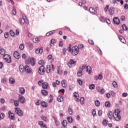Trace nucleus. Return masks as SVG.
<instances>
[{
  "instance_id": "obj_31",
  "label": "nucleus",
  "mask_w": 128,
  "mask_h": 128,
  "mask_svg": "<svg viewBox=\"0 0 128 128\" xmlns=\"http://www.w3.org/2000/svg\"><path fill=\"white\" fill-rule=\"evenodd\" d=\"M40 38H33V42H40Z\"/></svg>"
},
{
  "instance_id": "obj_44",
  "label": "nucleus",
  "mask_w": 128,
  "mask_h": 128,
  "mask_svg": "<svg viewBox=\"0 0 128 128\" xmlns=\"http://www.w3.org/2000/svg\"><path fill=\"white\" fill-rule=\"evenodd\" d=\"M105 92L104 89L102 88L100 90L99 94H104V93Z\"/></svg>"
},
{
  "instance_id": "obj_18",
  "label": "nucleus",
  "mask_w": 128,
  "mask_h": 128,
  "mask_svg": "<svg viewBox=\"0 0 128 128\" xmlns=\"http://www.w3.org/2000/svg\"><path fill=\"white\" fill-rule=\"evenodd\" d=\"M36 54H42V48H38L35 50Z\"/></svg>"
},
{
  "instance_id": "obj_34",
  "label": "nucleus",
  "mask_w": 128,
  "mask_h": 128,
  "mask_svg": "<svg viewBox=\"0 0 128 128\" xmlns=\"http://www.w3.org/2000/svg\"><path fill=\"white\" fill-rule=\"evenodd\" d=\"M105 106H106V108H110V102H105Z\"/></svg>"
},
{
  "instance_id": "obj_4",
  "label": "nucleus",
  "mask_w": 128,
  "mask_h": 128,
  "mask_svg": "<svg viewBox=\"0 0 128 128\" xmlns=\"http://www.w3.org/2000/svg\"><path fill=\"white\" fill-rule=\"evenodd\" d=\"M15 112L18 114V116H24V112L20 108H15Z\"/></svg>"
},
{
  "instance_id": "obj_1",
  "label": "nucleus",
  "mask_w": 128,
  "mask_h": 128,
  "mask_svg": "<svg viewBox=\"0 0 128 128\" xmlns=\"http://www.w3.org/2000/svg\"><path fill=\"white\" fill-rule=\"evenodd\" d=\"M120 110L118 109H116L114 110L113 118L116 120H120Z\"/></svg>"
},
{
  "instance_id": "obj_24",
  "label": "nucleus",
  "mask_w": 128,
  "mask_h": 128,
  "mask_svg": "<svg viewBox=\"0 0 128 128\" xmlns=\"http://www.w3.org/2000/svg\"><path fill=\"white\" fill-rule=\"evenodd\" d=\"M67 120H68V122H69V124H72V116H68L67 118Z\"/></svg>"
},
{
  "instance_id": "obj_16",
  "label": "nucleus",
  "mask_w": 128,
  "mask_h": 128,
  "mask_svg": "<svg viewBox=\"0 0 128 128\" xmlns=\"http://www.w3.org/2000/svg\"><path fill=\"white\" fill-rule=\"evenodd\" d=\"M57 100L58 102H62L64 100V97L60 96H59L57 98Z\"/></svg>"
},
{
  "instance_id": "obj_14",
  "label": "nucleus",
  "mask_w": 128,
  "mask_h": 128,
  "mask_svg": "<svg viewBox=\"0 0 128 128\" xmlns=\"http://www.w3.org/2000/svg\"><path fill=\"white\" fill-rule=\"evenodd\" d=\"M14 56L15 58L18 59L20 58V54L16 51L14 52Z\"/></svg>"
},
{
  "instance_id": "obj_35",
  "label": "nucleus",
  "mask_w": 128,
  "mask_h": 128,
  "mask_svg": "<svg viewBox=\"0 0 128 128\" xmlns=\"http://www.w3.org/2000/svg\"><path fill=\"white\" fill-rule=\"evenodd\" d=\"M42 106H44V108H46L48 106L46 105V102L44 101H42L41 102Z\"/></svg>"
},
{
  "instance_id": "obj_28",
  "label": "nucleus",
  "mask_w": 128,
  "mask_h": 128,
  "mask_svg": "<svg viewBox=\"0 0 128 128\" xmlns=\"http://www.w3.org/2000/svg\"><path fill=\"white\" fill-rule=\"evenodd\" d=\"M62 124L64 126V128H66V126H68V122L66 120H64L62 122Z\"/></svg>"
},
{
  "instance_id": "obj_22",
  "label": "nucleus",
  "mask_w": 128,
  "mask_h": 128,
  "mask_svg": "<svg viewBox=\"0 0 128 128\" xmlns=\"http://www.w3.org/2000/svg\"><path fill=\"white\" fill-rule=\"evenodd\" d=\"M14 106H18L20 105V102H18V100H14Z\"/></svg>"
},
{
  "instance_id": "obj_23",
  "label": "nucleus",
  "mask_w": 128,
  "mask_h": 128,
  "mask_svg": "<svg viewBox=\"0 0 128 128\" xmlns=\"http://www.w3.org/2000/svg\"><path fill=\"white\" fill-rule=\"evenodd\" d=\"M94 104L96 106H100V102L98 100H96L94 101Z\"/></svg>"
},
{
  "instance_id": "obj_49",
  "label": "nucleus",
  "mask_w": 128,
  "mask_h": 128,
  "mask_svg": "<svg viewBox=\"0 0 128 128\" xmlns=\"http://www.w3.org/2000/svg\"><path fill=\"white\" fill-rule=\"evenodd\" d=\"M68 112L69 114L72 116V109L68 108Z\"/></svg>"
},
{
  "instance_id": "obj_11",
  "label": "nucleus",
  "mask_w": 128,
  "mask_h": 128,
  "mask_svg": "<svg viewBox=\"0 0 128 128\" xmlns=\"http://www.w3.org/2000/svg\"><path fill=\"white\" fill-rule=\"evenodd\" d=\"M113 22L114 24H120V19L118 18L117 17H114L113 18Z\"/></svg>"
},
{
  "instance_id": "obj_56",
  "label": "nucleus",
  "mask_w": 128,
  "mask_h": 128,
  "mask_svg": "<svg viewBox=\"0 0 128 128\" xmlns=\"http://www.w3.org/2000/svg\"><path fill=\"white\" fill-rule=\"evenodd\" d=\"M122 28L124 30H128V28H126V24H124L122 25Z\"/></svg>"
},
{
  "instance_id": "obj_12",
  "label": "nucleus",
  "mask_w": 128,
  "mask_h": 128,
  "mask_svg": "<svg viewBox=\"0 0 128 128\" xmlns=\"http://www.w3.org/2000/svg\"><path fill=\"white\" fill-rule=\"evenodd\" d=\"M86 72H88V74H92V67L90 66H88L86 68Z\"/></svg>"
},
{
  "instance_id": "obj_5",
  "label": "nucleus",
  "mask_w": 128,
  "mask_h": 128,
  "mask_svg": "<svg viewBox=\"0 0 128 128\" xmlns=\"http://www.w3.org/2000/svg\"><path fill=\"white\" fill-rule=\"evenodd\" d=\"M3 58L8 62V64H10L12 62V58H10V56L9 54H5L3 56Z\"/></svg>"
},
{
  "instance_id": "obj_15",
  "label": "nucleus",
  "mask_w": 128,
  "mask_h": 128,
  "mask_svg": "<svg viewBox=\"0 0 128 128\" xmlns=\"http://www.w3.org/2000/svg\"><path fill=\"white\" fill-rule=\"evenodd\" d=\"M89 12H91V14H98V12L96 10H94V8H89Z\"/></svg>"
},
{
  "instance_id": "obj_37",
  "label": "nucleus",
  "mask_w": 128,
  "mask_h": 128,
  "mask_svg": "<svg viewBox=\"0 0 128 128\" xmlns=\"http://www.w3.org/2000/svg\"><path fill=\"white\" fill-rule=\"evenodd\" d=\"M54 120L56 126H60V122L58 121V118H54Z\"/></svg>"
},
{
  "instance_id": "obj_36",
  "label": "nucleus",
  "mask_w": 128,
  "mask_h": 128,
  "mask_svg": "<svg viewBox=\"0 0 128 128\" xmlns=\"http://www.w3.org/2000/svg\"><path fill=\"white\" fill-rule=\"evenodd\" d=\"M47 74H50V66H48L46 68V70Z\"/></svg>"
},
{
  "instance_id": "obj_3",
  "label": "nucleus",
  "mask_w": 128,
  "mask_h": 128,
  "mask_svg": "<svg viewBox=\"0 0 128 128\" xmlns=\"http://www.w3.org/2000/svg\"><path fill=\"white\" fill-rule=\"evenodd\" d=\"M25 62H26L27 64H31L32 66H34V64H36L34 59V58H30V57H28V59L26 60Z\"/></svg>"
},
{
  "instance_id": "obj_40",
  "label": "nucleus",
  "mask_w": 128,
  "mask_h": 128,
  "mask_svg": "<svg viewBox=\"0 0 128 128\" xmlns=\"http://www.w3.org/2000/svg\"><path fill=\"white\" fill-rule=\"evenodd\" d=\"M94 88H95V86H94V84L89 85L90 90H94Z\"/></svg>"
},
{
  "instance_id": "obj_30",
  "label": "nucleus",
  "mask_w": 128,
  "mask_h": 128,
  "mask_svg": "<svg viewBox=\"0 0 128 128\" xmlns=\"http://www.w3.org/2000/svg\"><path fill=\"white\" fill-rule=\"evenodd\" d=\"M9 82H10V83L11 84H14V78H9Z\"/></svg>"
},
{
  "instance_id": "obj_51",
  "label": "nucleus",
  "mask_w": 128,
  "mask_h": 128,
  "mask_svg": "<svg viewBox=\"0 0 128 128\" xmlns=\"http://www.w3.org/2000/svg\"><path fill=\"white\" fill-rule=\"evenodd\" d=\"M4 118V113H1L0 114V120H2V118Z\"/></svg>"
},
{
  "instance_id": "obj_47",
  "label": "nucleus",
  "mask_w": 128,
  "mask_h": 128,
  "mask_svg": "<svg viewBox=\"0 0 128 128\" xmlns=\"http://www.w3.org/2000/svg\"><path fill=\"white\" fill-rule=\"evenodd\" d=\"M100 22H106V19L104 18L103 16L100 17Z\"/></svg>"
},
{
  "instance_id": "obj_54",
  "label": "nucleus",
  "mask_w": 128,
  "mask_h": 128,
  "mask_svg": "<svg viewBox=\"0 0 128 128\" xmlns=\"http://www.w3.org/2000/svg\"><path fill=\"white\" fill-rule=\"evenodd\" d=\"M8 34H10L8 32H6L4 34V36L6 38H8Z\"/></svg>"
},
{
  "instance_id": "obj_52",
  "label": "nucleus",
  "mask_w": 128,
  "mask_h": 128,
  "mask_svg": "<svg viewBox=\"0 0 128 128\" xmlns=\"http://www.w3.org/2000/svg\"><path fill=\"white\" fill-rule=\"evenodd\" d=\"M38 64H42H42H44V60H40L38 62Z\"/></svg>"
},
{
  "instance_id": "obj_29",
  "label": "nucleus",
  "mask_w": 128,
  "mask_h": 128,
  "mask_svg": "<svg viewBox=\"0 0 128 128\" xmlns=\"http://www.w3.org/2000/svg\"><path fill=\"white\" fill-rule=\"evenodd\" d=\"M48 82H44L42 84V88H48Z\"/></svg>"
},
{
  "instance_id": "obj_50",
  "label": "nucleus",
  "mask_w": 128,
  "mask_h": 128,
  "mask_svg": "<svg viewBox=\"0 0 128 128\" xmlns=\"http://www.w3.org/2000/svg\"><path fill=\"white\" fill-rule=\"evenodd\" d=\"M50 42H51V44H56V40L52 38Z\"/></svg>"
},
{
  "instance_id": "obj_13",
  "label": "nucleus",
  "mask_w": 128,
  "mask_h": 128,
  "mask_svg": "<svg viewBox=\"0 0 128 128\" xmlns=\"http://www.w3.org/2000/svg\"><path fill=\"white\" fill-rule=\"evenodd\" d=\"M18 92L21 94H24L26 92V90L24 88H19Z\"/></svg>"
},
{
  "instance_id": "obj_59",
  "label": "nucleus",
  "mask_w": 128,
  "mask_h": 128,
  "mask_svg": "<svg viewBox=\"0 0 128 128\" xmlns=\"http://www.w3.org/2000/svg\"><path fill=\"white\" fill-rule=\"evenodd\" d=\"M108 5H106L104 9V12H108Z\"/></svg>"
},
{
  "instance_id": "obj_25",
  "label": "nucleus",
  "mask_w": 128,
  "mask_h": 128,
  "mask_svg": "<svg viewBox=\"0 0 128 128\" xmlns=\"http://www.w3.org/2000/svg\"><path fill=\"white\" fill-rule=\"evenodd\" d=\"M6 54V50H4V48H0V54H2V56H4Z\"/></svg>"
},
{
  "instance_id": "obj_7",
  "label": "nucleus",
  "mask_w": 128,
  "mask_h": 128,
  "mask_svg": "<svg viewBox=\"0 0 128 128\" xmlns=\"http://www.w3.org/2000/svg\"><path fill=\"white\" fill-rule=\"evenodd\" d=\"M8 118L12 120H16V116H14V114L11 111H8Z\"/></svg>"
},
{
  "instance_id": "obj_53",
  "label": "nucleus",
  "mask_w": 128,
  "mask_h": 128,
  "mask_svg": "<svg viewBox=\"0 0 128 128\" xmlns=\"http://www.w3.org/2000/svg\"><path fill=\"white\" fill-rule=\"evenodd\" d=\"M112 84L113 86H114V88H116V86H118L116 82L115 81H114L112 82Z\"/></svg>"
},
{
  "instance_id": "obj_48",
  "label": "nucleus",
  "mask_w": 128,
  "mask_h": 128,
  "mask_svg": "<svg viewBox=\"0 0 128 128\" xmlns=\"http://www.w3.org/2000/svg\"><path fill=\"white\" fill-rule=\"evenodd\" d=\"M41 118H42V120H44V122H46V120H47L46 117L44 116H41Z\"/></svg>"
},
{
  "instance_id": "obj_8",
  "label": "nucleus",
  "mask_w": 128,
  "mask_h": 128,
  "mask_svg": "<svg viewBox=\"0 0 128 128\" xmlns=\"http://www.w3.org/2000/svg\"><path fill=\"white\" fill-rule=\"evenodd\" d=\"M26 16H22V18L19 19V22L21 24H26Z\"/></svg>"
},
{
  "instance_id": "obj_57",
  "label": "nucleus",
  "mask_w": 128,
  "mask_h": 128,
  "mask_svg": "<svg viewBox=\"0 0 128 128\" xmlns=\"http://www.w3.org/2000/svg\"><path fill=\"white\" fill-rule=\"evenodd\" d=\"M38 124H39V126H40V127H42V126L44 124V122L42 121H40L39 122H38Z\"/></svg>"
},
{
  "instance_id": "obj_20",
  "label": "nucleus",
  "mask_w": 128,
  "mask_h": 128,
  "mask_svg": "<svg viewBox=\"0 0 128 128\" xmlns=\"http://www.w3.org/2000/svg\"><path fill=\"white\" fill-rule=\"evenodd\" d=\"M119 40L120 42H122L123 44H124L126 42V39H124V38L122 36H120L119 37Z\"/></svg>"
},
{
  "instance_id": "obj_39",
  "label": "nucleus",
  "mask_w": 128,
  "mask_h": 128,
  "mask_svg": "<svg viewBox=\"0 0 128 128\" xmlns=\"http://www.w3.org/2000/svg\"><path fill=\"white\" fill-rule=\"evenodd\" d=\"M108 120H104L102 122V124L103 126H108Z\"/></svg>"
},
{
  "instance_id": "obj_19",
  "label": "nucleus",
  "mask_w": 128,
  "mask_h": 128,
  "mask_svg": "<svg viewBox=\"0 0 128 128\" xmlns=\"http://www.w3.org/2000/svg\"><path fill=\"white\" fill-rule=\"evenodd\" d=\"M72 64H74V60L73 59H71L70 62L68 64V66H69V68H70V66H72Z\"/></svg>"
},
{
  "instance_id": "obj_27",
  "label": "nucleus",
  "mask_w": 128,
  "mask_h": 128,
  "mask_svg": "<svg viewBox=\"0 0 128 128\" xmlns=\"http://www.w3.org/2000/svg\"><path fill=\"white\" fill-rule=\"evenodd\" d=\"M41 92L43 96H48V91H46V90H42Z\"/></svg>"
},
{
  "instance_id": "obj_26",
  "label": "nucleus",
  "mask_w": 128,
  "mask_h": 128,
  "mask_svg": "<svg viewBox=\"0 0 128 128\" xmlns=\"http://www.w3.org/2000/svg\"><path fill=\"white\" fill-rule=\"evenodd\" d=\"M19 68L20 72H22L24 70V66H22V65H20Z\"/></svg>"
},
{
  "instance_id": "obj_60",
  "label": "nucleus",
  "mask_w": 128,
  "mask_h": 128,
  "mask_svg": "<svg viewBox=\"0 0 128 128\" xmlns=\"http://www.w3.org/2000/svg\"><path fill=\"white\" fill-rule=\"evenodd\" d=\"M98 80H102V76L101 74L98 75Z\"/></svg>"
},
{
  "instance_id": "obj_64",
  "label": "nucleus",
  "mask_w": 128,
  "mask_h": 128,
  "mask_svg": "<svg viewBox=\"0 0 128 128\" xmlns=\"http://www.w3.org/2000/svg\"><path fill=\"white\" fill-rule=\"evenodd\" d=\"M86 64H84L82 66V70H86Z\"/></svg>"
},
{
  "instance_id": "obj_21",
  "label": "nucleus",
  "mask_w": 128,
  "mask_h": 128,
  "mask_svg": "<svg viewBox=\"0 0 128 128\" xmlns=\"http://www.w3.org/2000/svg\"><path fill=\"white\" fill-rule=\"evenodd\" d=\"M61 84H62V88H66L67 84H66V80H62V81Z\"/></svg>"
},
{
  "instance_id": "obj_63",
  "label": "nucleus",
  "mask_w": 128,
  "mask_h": 128,
  "mask_svg": "<svg viewBox=\"0 0 128 128\" xmlns=\"http://www.w3.org/2000/svg\"><path fill=\"white\" fill-rule=\"evenodd\" d=\"M124 8H125V10H128V4H124Z\"/></svg>"
},
{
  "instance_id": "obj_42",
  "label": "nucleus",
  "mask_w": 128,
  "mask_h": 128,
  "mask_svg": "<svg viewBox=\"0 0 128 128\" xmlns=\"http://www.w3.org/2000/svg\"><path fill=\"white\" fill-rule=\"evenodd\" d=\"M10 34L11 36H14V34H16L14 32V31H12V30H10Z\"/></svg>"
},
{
  "instance_id": "obj_46",
  "label": "nucleus",
  "mask_w": 128,
  "mask_h": 128,
  "mask_svg": "<svg viewBox=\"0 0 128 128\" xmlns=\"http://www.w3.org/2000/svg\"><path fill=\"white\" fill-rule=\"evenodd\" d=\"M84 98L83 97L81 98L80 99V103L81 104H84Z\"/></svg>"
},
{
  "instance_id": "obj_43",
  "label": "nucleus",
  "mask_w": 128,
  "mask_h": 128,
  "mask_svg": "<svg viewBox=\"0 0 128 128\" xmlns=\"http://www.w3.org/2000/svg\"><path fill=\"white\" fill-rule=\"evenodd\" d=\"M77 82H78V84H80V86L82 85V80H80V79L78 78L77 80Z\"/></svg>"
},
{
  "instance_id": "obj_32",
  "label": "nucleus",
  "mask_w": 128,
  "mask_h": 128,
  "mask_svg": "<svg viewBox=\"0 0 128 128\" xmlns=\"http://www.w3.org/2000/svg\"><path fill=\"white\" fill-rule=\"evenodd\" d=\"M12 14H13V16H16V10L14 8H12Z\"/></svg>"
},
{
  "instance_id": "obj_9",
  "label": "nucleus",
  "mask_w": 128,
  "mask_h": 128,
  "mask_svg": "<svg viewBox=\"0 0 128 128\" xmlns=\"http://www.w3.org/2000/svg\"><path fill=\"white\" fill-rule=\"evenodd\" d=\"M24 70L25 72H28V74H30V72H32V69L28 66H24Z\"/></svg>"
},
{
  "instance_id": "obj_17",
  "label": "nucleus",
  "mask_w": 128,
  "mask_h": 128,
  "mask_svg": "<svg viewBox=\"0 0 128 128\" xmlns=\"http://www.w3.org/2000/svg\"><path fill=\"white\" fill-rule=\"evenodd\" d=\"M108 114L110 120H112V118H114V114H112V111H108Z\"/></svg>"
},
{
  "instance_id": "obj_38",
  "label": "nucleus",
  "mask_w": 128,
  "mask_h": 128,
  "mask_svg": "<svg viewBox=\"0 0 128 128\" xmlns=\"http://www.w3.org/2000/svg\"><path fill=\"white\" fill-rule=\"evenodd\" d=\"M77 74H78V76H82V70H80L78 72Z\"/></svg>"
},
{
  "instance_id": "obj_2",
  "label": "nucleus",
  "mask_w": 128,
  "mask_h": 128,
  "mask_svg": "<svg viewBox=\"0 0 128 128\" xmlns=\"http://www.w3.org/2000/svg\"><path fill=\"white\" fill-rule=\"evenodd\" d=\"M68 52H70L72 56H78V46H74L72 49H70Z\"/></svg>"
},
{
  "instance_id": "obj_10",
  "label": "nucleus",
  "mask_w": 128,
  "mask_h": 128,
  "mask_svg": "<svg viewBox=\"0 0 128 128\" xmlns=\"http://www.w3.org/2000/svg\"><path fill=\"white\" fill-rule=\"evenodd\" d=\"M18 100L21 102V104H24V102H26V99L24 98V97L22 96L19 95L18 96Z\"/></svg>"
},
{
  "instance_id": "obj_61",
  "label": "nucleus",
  "mask_w": 128,
  "mask_h": 128,
  "mask_svg": "<svg viewBox=\"0 0 128 128\" xmlns=\"http://www.w3.org/2000/svg\"><path fill=\"white\" fill-rule=\"evenodd\" d=\"M88 42L89 44H94V41H92V40H88Z\"/></svg>"
},
{
  "instance_id": "obj_41",
  "label": "nucleus",
  "mask_w": 128,
  "mask_h": 128,
  "mask_svg": "<svg viewBox=\"0 0 128 128\" xmlns=\"http://www.w3.org/2000/svg\"><path fill=\"white\" fill-rule=\"evenodd\" d=\"M74 98H78V94L76 93V92H74Z\"/></svg>"
},
{
  "instance_id": "obj_6",
  "label": "nucleus",
  "mask_w": 128,
  "mask_h": 128,
  "mask_svg": "<svg viewBox=\"0 0 128 128\" xmlns=\"http://www.w3.org/2000/svg\"><path fill=\"white\" fill-rule=\"evenodd\" d=\"M44 72H46V67L44 66H40L38 70V74H40V76H42L44 74Z\"/></svg>"
},
{
  "instance_id": "obj_33",
  "label": "nucleus",
  "mask_w": 128,
  "mask_h": 128,
  "mask_svg": "<svg viewBox=\"0 0 128 128\" xmlns=\"http://www.w3.org/2000/svg\"><path fill=\"white\" fill-rule=\"evenodd\" d=\"M19 48H20V50H24V44H20V45L19 46Z\"/></svg>"
},
{
  "instance_id": "obj_58",
  "label": "nucleus",
  "mask_w": 128,
  "mask_h": 128,
  "mask_svg": "<svg viewBox=\"0 0 128 128\" xmlns=\"http://www.w3.org/2000/svg\"><path fill=\"white\" fill-rule=\"evenodd\" d=\"M28 48H29L30 50H32V48H33L34 46L32 44H28Z\"/></svg>"
},
{
  "instance_id": "obj_62",
  "label": "nucleus",
  "mask_w": 128,
  "mask_h": 128,
  "mask_svg": "<svg viewBox=\"0 0 128 128\" xmlns=\"http://www.w3.org/2000/svg\"><path fill=\"white\" fill-rule=\"evenodd\" d=\"M48 60H52V54H50L48 56Z\"/></svg>"
},
{
  "instance_id": "obj_45",
  "label": "nucleus",
  "mask_w": 128,
  "mask_h": 128,
  "mask_svg": "<svg viewBox=\"0 0 128 128\" xmlns=\"http://www.w3.org/2000/svg\"><path fill=\"white\" fill-rule=\"evenodd\" d=\"M114 12L112 10V9L111 8L110 10H109V14H110V16H112V14H114Z\"/></svg>"
},
{
  "instance_id": "obj_55",
  "label": "nucleus",
  "mask_w": 128,
  "mask_h": 128,
  "mask_svg": "<svg viewBox=\"0 0 128 128\" xmlns=\"http://www.w3.org/2000/svg\"><path fill=\"white\" fill-rule=\"evenodd\" d=\"M62 52L64 56H66V48H64L62 49Z\"/></svg>"
}]
</instances>
